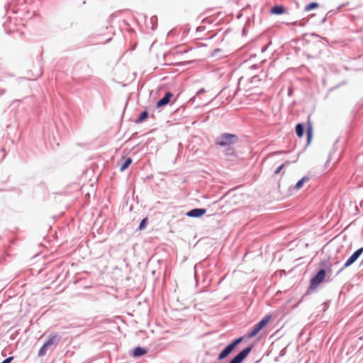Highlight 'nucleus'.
Segmentation results:
<instances>
[{
	"instance_id": "1",
	"label": "nucleus",
	"mask_w": 363,
	"mask_h": 363,
	"mask_svg": "<svg viewBox=\"0 0 363 363\" xmlns=\"http://www.w3.org/2000/svg\"><path fill=\"white\" fill-rule=\"evenodd\" d=\"M238 140V138L236 135L223 133L216 140V144L222 147L230 146Z\"/></svg>"
},
{
	"instance_id": "2",
	"label": "nucleus",
	"mask_w": 363,
	"mask_h": 363,
	"mask_svg": "<svg viewBox=\"0 0 363 363\" xmlns=\"http://www.w3.org/2000/svg\"><path fill=\"white\" fill-rule=\"evenodd\" d=\"M60 336L57 335H52L49 339L44 343V345L40 348L38 351L39 357H44L46 355L48 351L51 349L52 346L56 345L60 340Z\"/></svg>"
},
{
	"instance_id": "3",
	"label": "nucleus",
	"mask_w": 363,
	"mask_h": 363,
	"mask_svg": "<svg viewBox=\"0 0 363 363\" xmlns=\"http://www.w3.org/2000/svg\"><path fill=\"white\" fill-rule=\"evenodd\" d=\"M270 319L271 316L269 315L265 316L253 327L252 330L247 335V337L250 339L256 336L258 333L267 325Z\"/></svg>"
},
{
	"instance_id": "4",
	"label": "nucleus",
	"mask_w": 363,
	"mask_h": 363,
	"mask_svg": "<svg viewBox=\"0 0 363 363\" xmlns=\"http://www.w3.org/2000/svg\"><path fill=\"white\" fill-rule=\"evenodd\" d=\"M242 338L239 337L234 340L232 343L228 345L218 355V359L221 360L228 357L235 349L236 345H238L241 341Z\"/></svg>"
},
{
	"instance_id": "5",
	"label": "nucleus",
	"mask_w": 363,
	"mask_h": 363,
	"mask_svg": "<svg viewBox=\"0 0 363 363\" xmlns=\"http://www.w3.org/2000/svg\"><path fill=\"white\" fill-rule=\"evenodd\" d=\"M252 350V347H248L238 354L229 363H242Z\"/></svg>"
},
{
	"instance_id": "6",
	"label": "nucleus",
	"mask_w": 363,
	"mask_h": 363,
	"mask_svg": "<svg viewBox=\"0 0 363 363\" xmlns=\"http://www.w3.org/2000/svg\"><path fill=\"white\" fill-rule=\"evenodd\" d=\"M363 252V247H361L356 250L346 261V262L344 264L343 268H347L352 265L362 255Z\"/></svg>"
},
{
	"instance_id": "7",
	"label": "nucleus",
	"mask_w": 363,
	"mask_h": 363,
	"mask_svg": "<svg viewBox=\"0 0 363 363\" xmlns=\"http://www.w3.org/2000/svg\"><path fill=\"white\" fill-rule=\"evenodd\" d=\"M331 271L326 272L325 269H319V284L323 281H330L331 280Z\"/></svg>"
},
{
	"instance_id": "8",
	"label": "nucleus",
	"mask_w": 363,
	"mask_h": 363,
	"mask_svg": "<svg viewBox=\"0 0 363 363\" xmlns=\"http://www.w3.org/2000/svg\"><path fill=\"white\" fill-rule=\"evenodd\" d=\"M206 209L194 208V209H192V210L189 211V212H187L186 215L189 217H201L203 215H204L206 213Z\"/></svg>"
},
{
	"instance_id": "9",
	"label": "nucleus",
	"mask_w": 363,
	"mask_h": 363,
	"mask_svg": "<svg viewBox=\"0 0 363 363\" xmlns=\"http://www.w3.org/2000/svg\"><path fill=\"white\" fill-rule=\"evenodd\" d=\"M173 96V94L170 92H167L165 96L161 99L160 100H159L157 103V107H162L163 106H165L167 105L169 101H170V99Z\"/></svg>"
},
{
	"instance_id": "10",
	"label": "nucleus",
	"mask_w": 363,
	"mask_h": 363,
	"mask_svg": "<svg viewBox=\"0 0 363 363\" xmlns=\"http://www.w3.org/2000/svg\"><path fill=\"white\" fill-rule=\"evenodd\" d=\"M286 9L283 6H275L270 10L272 14L279 15L285 12Z\"/></svg>"
},
{
	"instance_id": "11",
	"label": "nucleus",
	"mask_w": 363,
	"mask_h": 363,
	"mask_svg": "<svg viewBox=\"0 0 363 363\" xmlns=\"http://www.w3.org/2000/svg\"><path fill=\"white\" fill-rule=\"evenodd\" d=\"M146 353H147V350L140 347H138L135 348L133 350V356L134 357H140V356L145 354Z\"/></svg>"
},
{
	"instance_id": "12",
	"label": "nucleus",
	"mask_w": 363,
	"mask_h": 363,
	"mask_svg": "<svg viewBox=\"0 0 363 363\" xmlns=\"http://www.w3.org/2000/svg\"><path fill=\"white\" fill-rule=\"evenodd\" d=\"M131 163H132L131 158H130V157L125 158L123 162L121 164V165L120 167V170L121 172L124 171L131 164Z\"/></svg>"
},
{
	"instance_id": "13",
	"label": "nucleus",
	"mask_w": 363,
	"mask_h": 363,
	"mask_svg": "<svg viewBox=\"0 0 363 363\" xmlns=\"http://www.w3.org/2000/svg\"><path fill=\"white\" fill-rule=\"evenodd\" d=\"M296 133L298 137H302L303 134V127L301 124H297L296 126Z\"/></svg>"
},
{
	"instance_id": "14",
	"label": "nucleus",
	"mask_w": 363,
	"mask_h": 363,
	"mask_svg": "<svg viewBox=\"0 0 363 363\" xmlns=\"http://www.w3.org/2000/svg\"><path fill=\"white\" fill-rule=\"evenodd\" d=\"M318 286V274L313 277V278L311 279V284L310 286L311 290H314L316 289Z\"/></svg>"
},
{
	"instance_id": "15",
	"label": "nucleus",
	"mask_w": 363,
	"mask_h": 363,
	"mask_svg": "<svg viewBox=\"0 0 363 363\" xmlns=\"http://www.w3.org/2000/svg\"><path fill=\"white\" fill-rule=\"evenodd\" d=\"M307 181H308V177H303L296 183L295 186L296 189H300L303 186V184Z\"/></svg>"
},
{
	"instance_id": "16",
	"label": "nucleus",
	"mask_w": 363,
	"mask_h": 363,
	"mask_svg": "<svg viewBox=\"0 0 363 363\" xmlns=\"http://www.w3.org/2000/svg\"><path fill=\"white\" fill-rule=\"evenodd\" d=\"M317 7H318V4L315 2H312L306 6L305 11H309L311 9H315Z\"/></svg>"
},
{
	"instance_id": "17",
	"label": "nucleus",
	"mask_w": 363,
	"mask_h": 363,
	"mask_svg": "<svg viewBox=\"0 0 363 363\" xmlns=\"http://www.w3.org/2000/svg\"><path fill=\"white\" fill-rule=\"evenodd\" d=\"M147 117V111H143V112H142V113L140 114V116H139V118H138V120L136 121V122H137V123H140V122H142L144 119H145Z\"/></svg>"
},
{
	"instance_id": "18",
	"label": "nucleus",
	"mask_w": 363,
	"mask_h": 363,
	"mask_svg": "<svg viewBox=\"0 0 363 363\" xmlns=\"http://www.w3.org/2000/svg\"><path fill=\"white\" fill-rule=\"evenodd\" d=\"M147 218H144L141 222H140V224L139 225V230H143L146 225H147Z\"/></svg>"
},
{
	"instance_id": "19",
	"label": "nucleus",
	"mask_w": 363,
	"mask_h": 363,
	"mask_svg": "<svg viewBox=\"0 0 363 363\" xmlns=\"http://www.w3.org/2000/svg\"><path fill=\"white\" fill-rule=\"evenodd\" d=\"M286 164H289V162H286L285 163L281 164L280 166H279L277 169L275 170L274 172V174H278L281 170L282 169L284 168V167L285 166Z\"/></svg>"
},
{
	"instance_id": "20",
	"label": "nucleus",
	"mask_w": 363,
	"mask_h": 363,
	"mask_svg": "<svg viewBox=\"0 0 363 363\" xmlns=\"http://www.w3.org/2000/svg\"><path fill=\"white\" fill-rule=\"evenodd\" d=\"M312 137V128L309 125L307 128V138L308 141L309 142Z\"/></svg>"
},
{
	"instance_id": "21",
	"label": "nucleus",
	"mask_w": 363,
	"mask_h": 363,
	"mask_svg": "<svg viewBox=\"0 0 363 363\" xmlns=\"http://www.w3.org/2000/svg\"><path fill=\"white\" fill-rule=\"evenodd\" d=\"M13 359V357H9L7 359H4L1 363H11V362Z\"/></svg>"
},
{
	"instance_id": "22",
	"label": "nucleus",
	"mask_w": 363,
	"mask_h": 363,
	"mask_svg": "<svg viewBox=\"0 0 363 363\" xmlns=\"http://www.w3.org/2000/svg\"><path fill=\"white\" fill-rule=\"evenodd\" d=\"M259 82V79L257 76L253 77L251 79V82Z\"/></svg>"
},
{
	"instance_id": "23",
	"label": "nucleus",
	"mask_w": 363,
	"mask_h": 363,
	"mask_svg": "<svg viewBox=\"0 0 363 363\" xmlns=\"http://www.w3.org/2000/svg\"><path fill=\"white\" fill-rule=\"evenodd\" d=\"M234 154H235V152H234L233 150L229 149L228 150L227 155H233Z\"/></svg>"
},
{
	"instance_id": "24",
	"label": "nucleus",
	"mask_w": 363,
	"mask_h": 363,
	"mask_svg": "<svg viewBox=\"0 0 363 363\" xmlns=\"http://www.w3.org/2000/svg\"><path fill=\"white\" fill-rule=\"evenodd\" d=\"M327 307H328V303H327V302H325V303H323V311H325V310H326V308H327Z\"/></svg>"
},
{
	"instance_id": "25",
	"label": "nucleus",
	"mask_w": 363,
	"mask_h": 363,
	"mask_svg": "<svg viewBox=\"0 0 363 363\" xmlns=\"http://www.w3.org/2000/svg\"><path fill=\"white\" fill-rule=\"evenodd\" d=\"M329 163H330V161H329V160H328L326 161V162H325V167H326V168L329 166Z\"/></svg>"
}]
</instances>
